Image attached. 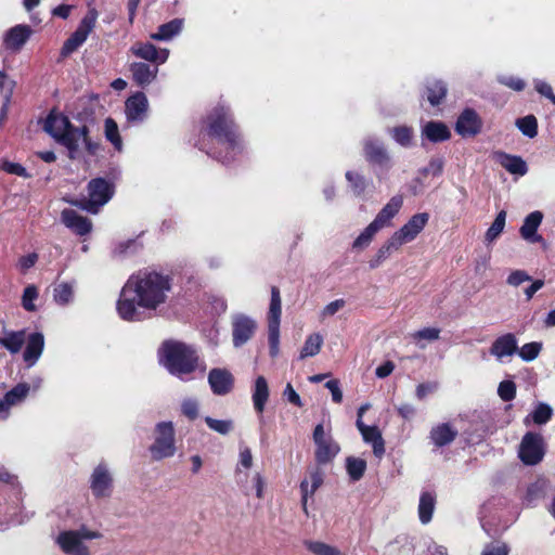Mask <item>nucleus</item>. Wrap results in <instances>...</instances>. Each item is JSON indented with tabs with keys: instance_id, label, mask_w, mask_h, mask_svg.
Instances as JSON below:
<instances>
[{
	"instance_id": "nucleus-30",
	"label": "nucleus",
	"mask_w": 555,
	"mask_h": 555,
	"mask_svg": "<svg viewBox=\"0 0 555 555\" xmlns=\"http://www.w3.org/2000/svg\"><path fill=\"white\" fill-rule=\"evenodd\" d=\"M323 475V472L319 467L312 468L309 473L310 483L307 479L302 480L300 483L301 503L306 514L308 496L313 495L317 489L322 485Z\"/></svg>"
},
{
	"instance_id": "nucleus-64",
	"label": "nucleus",
	"mask_w": 555,
	"mask_h": 555,
	"mask_svg": "<svg viewBox=\"0 0 555 555\" xmlns=\"http://www.w3.org/2000/svg\"><path fill=\"white\" fill-rule=\"evenodd\" d=\"M391 218L389 215L384 214L379 210L374 220L370 223L377 232L387 228L391 224Z\"/></svg>"
},
{
	"instance_id": "nucleus-49",
	"label": "nucleus",
	"mask_w": 555,
	"mask_h": 555,
	"mask_svg": "<svg viewBox=\"0 0 555 555\" xmlns=\"http://www.w3.org/2000/svg\"><path fill=\"white\" fill-rule=\"evenodd\" d=\"M29 385L20 383L4 395V399L13 406L21 403L29 392Z\"/></svg>"
},
{
	"instance_id": "nucleus-46",
	"label": "nucleus",
	"mask_w": 555,
	"mask_h": 555,
	"mask_svg": "<svg viewBox=\"0 0 555 555\" xmlns=\"http://www.w3.org/2000/svg\"><path fill=\"white\" fill-rule=\"evenodd\" d=\"M104 128L106 139L114 145L116 150L121 151L122 141L119 135V129L116 121L111 117L106 118Z\"/></svg>"
},
{
	"instance_id": "nucleus-50",
	"label": "nucleus",
	"mask_w": 555,
	"mask_h": 555,
	"mask_svg": "<svg viewBox=\"0 0 555 555\" xmlns=\"http://www.w3.org/2000/svg\"><path fill=\"white\" fill-rule=\"evenodd\" d=\"M541 349H542L541 343L532 341V343L525 344L521 348H518L516 353H518V356L521 358L522 361L531 362L538 358Z\"/></svg>"
},
{
	"instance_id": "nucleus-51",
	"label": "nucleus",
	"mask_w": 555,
	"mask_h": 555,
	"mask_svg": "<svg viewBox=\"0 0 555 555\" xmlns=\"http://www.w3.org/2000/svg\"><path fill=\"white\" fill-rule=\"evenodd\" d=\"M205 423L211 430L220 435H228L233 429V422L231 420H216L210 416H206Z\"/></svg>"
},
{
	"instance_id": "nucleus-5",
	"label": "nucleus",
	"mask_w": 555,
	"mask_h": 555,
	"mask_svg": "<svg viewBox=\"0 0 555 555\" xmlns=\"http://www.w3.org/2000/svg\"><path fill=\"white\" fill-rule=\"evenodd\" d=\"M362 150L377 180L380 182L386 180L393 167V160L384 142L375 137H366L362 141Z\"/></svg>"
},
{
	"instance_id": "nucleus-61",
	"label": "nucleus",
	"mask_w": 555,
	"mask_h": 555,
	"mask_svg": "<svg viewBox=\"0 0 555 555\" xmlns=\"http://www.w3.org/2000/svg\"><path fill=\"white\" fill-rule=\"evenodd\" d=\"M0 169L10 173V175H15V176H18V177H27V172H26V169L18 163H12V162H9V160H3L1 164H0Z\"/></svg>"
},
{
	"instance_id": "nucleus-42",
	"label": "nucleus",
	"mask_w": 555,
	"mask_h": 555,
	"mask_svg": "<svg viewBox=\"0 0 555 555\" xmlns=\"http://www.w3.org/2000/svg\"><path fill=\"white\" fill-rule=\"evenodd\" d=\"M323 344V337L318 334H311L307 337L301 351H300V358H307V357H313L320 352V349Z\"/></svg>"
},
{
	"instance_id": "nucleus-6",
	"label": "nucleus",
	"mask_w": 555,
	"mask_h": 555,
	"mask_svg": "<svg viewBox=\"0 0 555 555\" xmlns=\"http://www.w3.org/2000/svg\"><path fill=\"white\" fill-rule=\"evenodd\" d=\"M155 461L172 457L176 454L175 427L172 422H159L155 426L154 442L149 448Z\"/></svg>"
},
{
	"instance_id": "nucleus-33",
	"label": "nucleus",
	"mask_w": 555,
	"mask_h": 555,
	"mask_svg": "<svg viewBox=\"0 0 555 555\" xmlns=\"http://www.w3.org/2000/svg\"><path fill=\"white\" fill-rule=\"evenodd\" d=\"M184 21L182 18H173L168 23L160 25L156 33L151 34V39L157 41H169L178 36L183 28Z\"/></svg>"
},
{
	"instance_id": "nucleus-14",
	"label": "nucleus",
	"mask_w": 555,
	"mask_h": 555,
	"mask_svg": "<svg viewBox=\"0 0 555 555\" xmlns=\"http://www.w3.org/2000/svg\"><path fill=\"white\" fill-rule=\"evenodd\" d=\"M482 128V120L473 108H465L455 122V131L463 138L477 135Z\"/></svg>"
},
{
	"instance_id": "nucleus-38",
	"label": "nucleus",
	"mask_w": 555,
	"mask_h": 555,
	"mask_svg": "<svg viewBox=\"0 0 555 555\" xmlns=\"http://www.w3.org/2000/svg\"><path fill=\"white\" fill-rule=\"evenodd\" d=\"M25 341V331L5 332L4 336L0 337V346L11 353L20 352Z\"/></svg>"
},
{
	"instance_id": "nucleus-28",
	"label": "nucleus",
	"mask_w": 555,
	"mask_h": 555,
	"mask_svg": "<svg viewBox=\"0 0 555 555\" xmlns=\"http://www.w3.org/2000/svg\"><path fill=\"white\" fill-rule=\"evenodd\" d=\"M422 135L433 143H438L449 140L451 132L442 121L430 120L423 126Z\"/></svg>"
},
{
	"instance_id": "nucleus-23",
	"label": "nucleus",
	"mask_w": 555,
	"mask_h": 555,
	"mask_svg": "<svg viewBox=\"0 0 555 555\" xmlns=\"http://www.w3.org/2000/svg\"><path fill=\"white\" fill-rule=\"evenodd\" d=\"M357 427L363 440L372 444L374 455L382 457L385 453V443L378 428L376 426H367L361 420H357Z\"/></svg>"
},
{
	"instance_id": "nucleus-60",
	"label": "nucleus",
	"mask_w": 555,
	"mask_h": 555,
	"mask_svg": "<svg viewBox=\"0 0 555 555\" xmlns=\"http://www.w3.org/2000/svg\"><path fill=\"white\" fill-rule=\"evenodd\" d=\"M509 547L503 542H494L487 544L481 555H508Z\"/></svg>"
},
{
	"instance_id": "nucleus-19",
	"label": "nucleus",
	"mask_w": 555,
	"mask_h": 555,
	"mask_svg": "<svg viewBox=\"0 0 555 555\" xmlns=\"http://www.w3.org/2000/svg\"><path fill=\"white\" fill-rule=\"evenodd\" d=\"M33 30L28 25H16L10 28L3 37V44L7 50L17 52L30 38Z\"/></svg>"
},
{
	"instance_id": "nucleus-58",
	"label": "nucleus",
	"mask_w": 555,
	"mask_h": 555,
	"mask_svg": "<svg viewBox=\"0 0 555 555\" xmlns=\"http://www.w3.org/2000/svg\"><path fill=\"white\" fill-rule=\"evenodd\" d=\"M181 411L184 416L193 421L198 416V402L195 399L188 398L181 403Z\"/></svg>"
},
{
	"instance_id": "nucleus-9",
	"label": "nucleus",
	"mask_w": 555,
	"mask_h": 555,
	"mask_svg": "<svg viewBox=\"0 0 555 555\" xmlns=\"http://www.w3.org/2000/svg\"><path fill=\"white\" fill-rule=\"evenodd\" d=\"M98 16L99 14L95 9H89L85 17L81 20L77 29L64 42L61 50L63 56L72 54L87 40L89 34L95 26Z\"/></svg>"
},
{
	"instance_id": "nucleus-55",
	"label": "nucleus",
	"mask_w": 555,
	"mask_h": 555,
	"mask_svg": "<svg viewBox=\"0 0 555 555\" xmlns=\"http://www.w3.org/2000/svg\"><path fill=\"white\" fill-rule=\"evenodd\" d=\"M38 298V291L36 286L28 285L22 296V306L26 311H35V300Z\"/></svg>"
},
{
	"instance_id": "nucleus-27",
	"label": "nucleus",
	"mask_w": 555,
	"mask_h": 555,
	"mask_svg": "<svg viewBox=\"0 0 555 555\" xmlns=\"http://www.w3.org/2000/svg\"><path fill=\"white\" fill-rule=\"evenodd\" d=\"M457 436V429L449 423H442L431 428L429 438L438 447H444L454 441Z\"/></svg>"
},
{
	"instance_id": "nucleus-22",
	"label": "nucleus",
	"mask_w": 555,
	"mask_h": 555,
	"mask_svg": "<svg viewBox=\"0 0 555 555\" xmlns=\"http://www.w3.org/2000/svg\"><path fill=\"white\" fill-rule=\"evenodd\" d=\"M133 81L141 88L151 85L157 77L158 65L143 62H133L130 65Z\"/></svg>"
},
{
	"instance_id": "nucleus-34",
	"label": "nucleus",
	"mask_w": 555,
	"mask_h": 555,
	"mask_svg": "<svg viewBox=\"0 0 555 555\" xmlns=\"http://www.w3.org/2000/svg\"><path fill=\"white\" fill-rule=\"evenodd\" d=\"M436 507V495L430 491H423L418 502V518L423 525H427L433 519V514Z\"/></svg>"
},
{
	"instance_id": "nucleus-16",
	"label": "nucleus",
	"mask_w": 555,
	"mask_h": 555,
	"mask_svg": "<svg viewBox=\"0 0 555 555\" xmlns=\"http://www.w3.org/2000/svg\"><path fill=\"white\" fill-rule=\"evenodd\" d=\"M149 100L143 92L129 96L125 103V114L129 121L141 122L146 118Z\"/></svg>"
},
{
	"instance_id": "nucleus-8",
	"label": "nucleus",
	"mask_w": 555,
	"mask_h": 555,
	"mask_svg": "<svg viewBox=\"0 0 555 555\" xmlns=\"http://www.w3.org/2000/svg\"><path fill=\"white\" fill-rule=\"evenodd\" d=\"M545 455V441L541 434L528 431L524 435L518 450V456L525 465L539 464Z\"/></svg>"
},
{
	"instance_id": "nucleus-37",
	"label": "nucleus",
	"mask_w": 555,
	"mask_h": 555,
	"mask_svg": "<svg viewBox=\"0 0 555 555\" xmlns=\"http://www.w3.org/2000/svg\"><path fill=\"white\" fill-rule=\"evenodd\" d=\"M553 416V409L545 402H539L534 410L524 418V424L529 426L531 423L535 425H545Z\"/></svg>"
},
{
	"instance_id": "nucleus-32",
	"label": "nucleus",
	"mask_w": 555,
	"mask_h": 555,
	"mask_svg": "<svg viewBox=\"0 0 555 555\" xmlns=\"http://www.w3.org/2000/svg\"><path fill=\"white\" fill-rule=\"evenodd\" d=\"M268 397H269V388H268L267 380L264 377L259 376L256 379L255 388H254V392H253L254 406H255V410L259 414H262L264 404L268 400ZM259 423H260V427L262 428L264 425V418L262 415H260V417H259Z\"/></svg>"
},
{
	"instance_id": "nucleus-43",
	"label": "nucleus",
	"mask_w": 555,
	"mask_h": 555,
	"mask_svg": "<svg viewBox=\"0 0 555 555\" xmlns=\"http://www.w3.org/2000/svg\"><path fill=\"white\" fill-rule=\"evenodd\" d=\"M346 469L353 481L360 480L366 469V462L359 457L349 456L346 460Z\"/></svg>"
},
{
	"instance_id": "nucleus-57",
	"label": "nucleus",
	"mask_w": 555,
	"mask_h": 555,
	"mask_svg": "<svg viewBox=\"0 0 555 555\" xmlns=\"http://www.w3.org/2000/svg\"><path fill=\"white\" fill-rule=\"evenodd\" d=\"M403 205V197L401 195L392 196L388 203L380 209L382 212L395 218Z\"/></svg>"
},
{
	"instance_id": "nucleus-62",
	"label": "nucleus",
	"mask_w": 555,
	"mask_h": 555,
	"mask_svg": "<svg viewBox=\"0 0 555 555\" xmlns=\"http://www.w3.org/2000/svg\"><path fill=\"white\" fill-rule=\"evenodd\" d=\"M444 162L440 157L431 158L428 166L423 169L424 175L440 176L442 173Z\"/></svg>"
},
{
	"instance_id": "nucleus-7",
	"label": "nucleus",
	"mask_w": 555,
	"mask_h": 555,
	"mask_svg": "<svg viewBox=\"0 0 555 555\" xmlns=\"http://www.w3.org/2000/svg\"><path fill=\"white\" fill-rule=\"evenodd\" d=\"M115 185L104 178H94L88 183V197L80 203V207L91 214H98L99 209L113 197Z\"/></svg>"
},
{
	"instance_id": "nucleus-29",
	"label": "nucleus",
	"mask_w": 555,
	"mask_h": 555,
	"mask_svg": "<svg viewBox=\"0 0 555 555\" xmlns=\"http://www.w3.org/2000/svg\"><path fill=\"white\" fill-rule=\"evenodd\" d=\"M345 178L349 184L352 194L359 198H364L369 191V188L373 186L372 180L367 179L364 175L354 170L346 171Z\"/></svg>"
},
{
	"instance_id": "nucleus-47",
	"label": "nucleus",
	"mask_w": 555,
	"mask_h": 555,
	"mask_svg": "<svg viewBox=\"0 0 555 555\" xmlns=\"http://www.w3.org/2000/svg\"><path fill=\"white\" fill-rule=\"evenodd\" d=\"M517 128L530 139L538 134V121L533 115H528L516 120Z\"/></svg>"
},
{
	"instance_id": "nucleus-41",
	"label": "nucleus",
	"mask_w": 555,
	"mask_h": 555,
	"mask_svg": "<svg viewBox=\"0 0 555 555\" xmlns=\"http://www.w3.org/2000/svg\"><path fill=\"white\" fill-rule=\"evenodd\" d=\"M440 332L441 331L438 327H425L412 333L411 337L421 349H425L426 345L423 341L438 340L440 337Z\"/></svg>"
},
{
	"instance_id": "nucleus-18",
	"label": "nucleus",
	"mask_w": 555,
	"mask_h": 555,
	"mask_svg": "<svg viewBox=\"0 0 555 555\" xmlns=\"http://www.w3.org/2000/svg\"><path fill=\"white\" fill-rule=\"evenodd\" d=\"M518 350V340L513 333H506L494 339L490 347L491 356L495 357L498 361H503L504 358L512 357Z\"/></svg>"
},
{
	"instance_id": "nucleus-35",
	"label": "nucleus",
	"mask_w": 555,
	"mask_h": 555,
	"mask_svg": "<svg viewBox=\"0 0 555 555\" xmlns=\"http://www.w3.org/2000/svg\"><path fill=\"white\" fill-rule=\"evenodd\" d=\"M426 98L433 106L439 105L447 95V85L439 79L430 78L425 85Z\"/></svg>"
},
{
	"instance_id": "nucleus-52",
	"label": "nucleus",
	"mask_w": 555,
	"mask_h": 555,
	"mask_svg": "<svg viewBox=\"0 0 555 555\" xmlns=\"http://www.w3.org/2000/svg\"><path fill=\"white\" fill-rule=\"evenodd\" d=\"M23 518L17 516V506L0 508V529H3L4 525H21Z\"/></svg>"
},
{
	"instance_id": "nucleus-11",
	"label": "nucleus",
	"mask_w": 555,
	"mask_h": 555,
	"mask_svg": "<svg viewBox=\"0 0 555 555\" xmlns=\"http://www.w3.org/2000/svg\"><path fill=\"white\" fill-rule=\"evenodd\" d=\"M90 490L95 499H107L113 493L114 479L108 465L99 463L89 479Z\"/></svg>"
},
{
	"instance_id": "nucleus-54",
	"label": "nucleus",
	"mask_w": 555,
	"mask_h": 555,
	"mask_svg": "<svg viewBox=\"0 0 555 555\" xmlns=\"http://www.w3.org/2000/svg\"><path fill=\"white\" fill-rule=\"evenodd\" d=\"M499 397L505 401H512L516 397V384L511 379L502 380L498 387Z\"/></svg>"
},
{
	"instance_id": "nucleus-17",
	"label": "nucleus",
	"mask_w": 555,
	"mask_h": 555,
	"mask_svg": "<svg viewBox=\"0 0 555 555\" xmlns=\"http://www.w3.org/2000/svg\"><path fill=\"white\" fill-rule=\"evenodd\" d=\"M56 543L67 555H91L75 530L61 532L56 538Z\"/></svg>"
},
{
	"instance_id": "nucleus-59",
	"label": "nucleus",
	"mask_w": 555,
	"mask_h": 555,
	"mask_svg": "<svg viewBox=\"0 0 555 555\" xmlns=\"http://www.w3.org/2000/svg\"><path fill=\"white\" fill-rule=\"evenodd\" d=\"M532 278L525 270H514L507 276L506 283L511 286L517 287L525 282H530Z\"/></svg>"
},
{
	"instance_id": "nucleus-25",
	"label": "nucleus",
	"mask_w": 555,
	"mask_h": 555,
	"mask_svg": "<svg viewBox=\"0 0 555 555\" xmlns=\"http://www.w3.org/2000/svg\"><path fill=\"white\" fill-rule=\"evenodd\" d=\"M269 340L271 353L278 352V288H271V302L269 309Z\"/></svg>"
},
{
	"instance_id": "nucleus-12",
	"label": "nucleus",
	"mask_w": 555,
	"mask_h": 555,
	"mask_svg": "<svg viewBox=\"0 0 555 555\" xmlns=\"http://www.w3.org/2000/svg\"><path fill=\"white\" fill-rule=\"evenodd\" d=\"M429 220V214L418 212L413 215L398 231L392 235L401 245L410 243L424 230Z\"/></svg>"
},
{
	"instance_id": "nucleus-39",
	"label": "nucleus",
	"mask_w": 555,
	"mask_h": 555,
	"mask_svg": "<svg viewBox=\"0 0 555 555\" xmlns=\"http://www.w3.org/2000/svg\"><path fill=\"white\" fill-rule=\"evenodd\" d=\"M53 298L60 306H67L74 300V284L62 282L53 289Z\"/></svg>"
},
{
	"instance_id": "nucleus-26",
	"label": "nucleus",
	"mask_w": 555,
	"mask_h": 555,
	"mask_svg": "<svg viewBox=\"0 0 555 555\" xmlns=\"http://www.w3.org/2000/svg\"><path fill=\"white\" fill-rule=\"evenodd\" d=\"M44 348V337L41 333H33L27 338L23 358L28 366H33L39 360Z\"/></svg>"
},
{
	"instance_id": "nucleus-24",
	"label": "nucleus",
	"mask_w": 555,
	"mask_h": 555,
	"mask_svg": "<svg viewBox=\"0 0 555 555\" xmlns=\"http://www.w3.org/2000/svg\"><path fill=\"white\" fill-rule=\"evenodd\" d=\"M61 218L62 222L78 235H86L91 231V222L73 209H64Z\"/></svg>"
},
{
	"instance_id": "nucleus-13",
	"label": "nucleus",
	"mask_w": 555,
	"mask_h": 555,
	"mask_svg": "<svg viewBox=\"0 0 555 555\" xmlns=\"http://www.w3.org/2000/svg\"><path fill=\"white\" fill-rule=\"evenodd\" d=\"M256 321L250 317L237 313L232 317V336L233 345L241 347L245 345L254 335L256 330Z\"/></svg>"
},
{
	"instance_id": "nucleus-45",
	"label": "nucleus",
	"mask_w": 555,
	"mask_h": 555,
	"mask_svg": "<svg viewBox=\"0 0 555 555\" xmlns=\"http://www.w3.org/2000/svg\"><path fill=\"white\" fill-rule=\"evenodd\" d=\"M505 221H506V211L505 210H501L496 215L494 221L492 222V224L490 225V228L486 232V241L487 242L491 243V242L495 241L500 236V234L504 230Z\"/></svg>"
},
{
	"instance_id": "nucleus-53",
	"label": "nucleus",
	"mask_w": 555,
	"mask_h": 555,
	"mask_svg": "<svg viewBox=\"0 0 555 555\" xmlns=\"http://www.w3.org/2000/svg\"><path fill=\"white\" fill-rule=\"evenodd\" d=\"M378 233L371 224H369L360 235L353 241L352 248L353 249H364L366 248L373 237Z\"/></svg>"
},
{
	"instance_id": "nucleus-56",
	"label": "nucleus",
	"mask_w": 555,
	"mask_h": 555,
	"mask_svg": "<svg viewBox=\"0 0 555 555\" xmlns=\"http://www.w3.org/2000/svg\"><path fill=\"white\" fill-rule=\"evenodd\" d=\"M498 81L514 91H522L526 87V82L521 78L511 75H501L498 77Z\"/></svg>"
},
{
	"instance_id": "nucleus-48",
	"label": "nucleus",
	"mask_w": 555,
	"mask_h": 555,
	"mask_svg": "<svg viewBox=\"0 0 555 555\" xmlns=\"http://www.w3.org/2000/svg\"><path fill=\"white\" fill-rule=\"evenodd\" d=\"M305 545L314 555H344L337 547L324 542L307 540Z\"/></svg>"
},
{
	"instance_id": "nucleus-20",
	"label": "nucleus",
	"mask_w": 555,
	"mask_h": 555,
	"mask_svg": "<svg viewBox=\"0 0 555 555\" xmlns=\"http://www.w3.org/2000/svg\"><path fill=\"white\" fill-rule=\"evenodd\" d=\"M208 383L215 395L224 396L233 388V375L225 369H212L208 374Z\"/></svg>"
},
{
	"instance_id": "nucleus-63",
	"label": "nucleus",
	"mask_w": 555,
	"mask_h": 555,
	"mask_svg": "<svg viewBox=\"0 0 555 555\" xmlns=\"http://www.w3.org/2000/svg\"><path fill=\"white\" fill-rule=\"evenodd\" d=\"M391 218L389 215L384 214L379 210L374 220L370 223L377 232L387 228L391 224Z\"/></svg>"
},
{
	"instance_id": "nucleus-44",
	"label": "nucleus",
	"mask_w": 555,
	"mask_h": 555,
	"mask_svg": "<svg viewBox=\"0 0 555 555\" xmlns=\"http://www.w3.org/2000/svg\"><path fill=\"white\" fill-rule=\"evenodd\" d=\"M391 138L401 146L409 147L412 144L413 130L408 126H398L389 130Z\"/></svg>"
},
{
	"instance_id": "nucleus-4",
	"label": "nucleus",
	"mask_w": 555,
	"mask_h": 555,
	"mask_svg": "<svg viewBox=\"0 0 555 555\" xmlns=\"http://www.w3.org/2000/svg\"><path fill=\"white\" fill-rule=\"evenodd\" d=\"M159 358L163 365L172 374L182 377L198 367V354L194 348L180 341L163 344Z\"/></svg>"
},
{
	"instance_id": "nucleus-36",
	"label": "nucleus",
	"mask_w": 555,
	"mask_h": 555,
	"mask_svg": "<svg viewBox=\"0 0 555 555\" xmlns=\"http://www.w3.org/2000/svg\"><path fill=\"white\" fill-rule=\"evenodd\" d=\"M402 245L391 235L377 250L376 255L370 260L371 269L378 268L392 253L400 249Z\"/></svg>"
},
{
	"instance_id": "nucleus-1",
	"label": "nucleus",
	"mask_w": 555,
	"mask_h": 555,
	"mask_svg": "<svg viewBox=\"0 0 555 555\" xmlns=\"http://www.w3.org/2000/svg\"><path fill=\"white\" fill-rule=\"evenodd\" d=\"M171 289L170 280L155 271H139L124 285L117 301V312L125 321H141V309L156 310L165 304Z\"/></svg>"
},
{
	"instance_id": "nucleus-40",
	"label": "nucleus",
	"mask_w": 555,
	"mask_h": 555,
	"mask_svg": "<svg viewBox=\"0 0 555 555\" xmlns=\"http://www.w3.org/2000/svg\"><path fill=\"white\" fill-rule=\"evenodd\" d=\"M253 465L251 451L247 447L240 448L238 462L236 466V478L237 482L246 481L247 476L244 474V469H249Z\"/></svg>"
},
{
	"instance_id": "nucleus-3",
	"label": "nucleus",
	"mask_w": 555,
	"mask_h": 555,
	"mask_svg": "<svg viewBox=\"0 0 555 555\" xmlns=\"http://www.w3.org/2000/svg\"><path fill=\"white\" fill-rule=\"evenodd\" d=\"M43 129L48 132L56 142L64 145L72 158L75 157V153L85 146L90 153H94L98 149L96 144H93L88 138V128L86 126L76 128L69 119L55 111H51L47 116L43 125Z\"/></svg>"
},
{
	"instance_id": "nucleus-15",
	"label": "nucleus",
	"mask_w": 555,
	"mask_h": 555,
	"mask_svg": "<svg viewBox=\"0 0 555 555\" xmlns=\"http://www.w3.org/2000/svg\"><path fill=\"white\" fill-rule=\"evenodd\" d=\"M130 52L139 59L156 65L166 63L169 56L168 49H157L151 42H135L131 46Z\"/></svg>"
},
{
	"instance_id": "nucleus-31",
	"label": "nucleus",
	"mask_w": 555,
	"mask_h": 555,
	"mask_svg": "<svg viewBox=\"0 0 555 555\" xmlns=\"http://www.w3.org/2000/svg\"><path fill=\"white\" fill-rule=\"evenodd\" d=\"M495 157L500 165L509 173L524 176L528 171L527 164L520 156L498 152Z\"/></svg>"
},
{
	"instance_id": "nucleus-10",
	"label": "nucleus",
	"mask_w": 555,
	"mask_h": 555,
	"mask_svg": "<svg viewBox=\"0 0 555 555\" xmlns=\"http://www.w3.org/2000/svg\"><path fill=\"white\" fill-rule=\"evenodd\" d=\"M313 441L315 444V461L318 464H327L338 454L340 448L334 441L332 436L324 430L322 424H318L313 430Z\"/></svg>"
},
{
	"instance_id": "nucleus-21",
	"label": "nucleus",
	"mask_w": 555,
	"mask_h": 555,
	"mask_svg": "<svg viewBox=\"0 0 555 555\" xmlns=\"http://www.w3.org/2000/svg\"><path fill=\"white\" fill-rule=\"evenodd\" d=\"M543 220V214L539 210L530 212L519 229L520 236L528 243H543V237L538 234V229Z\"/></svg>"
},
{
	"instance_id": "nucleus-2",
	"label": "nucleus",
	"mask_w": 555,
	"mask_h": 555,
	"mask_svg": "<svg viewBox=\"0 0 555 555\" xmlns=\"http://www.w3.org/2000/svg\"><path fill=\"white\" fill-rule=\"evenodd\" d=\"M206 124L205 135L208 137L212 147L206 150V145H202L201 149L223 164L234 160L244 145L229 108L215 107L208 115Z\"/></svg>"
}]
</instances>
